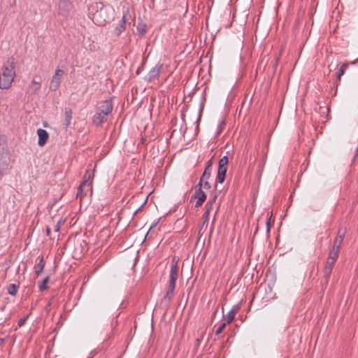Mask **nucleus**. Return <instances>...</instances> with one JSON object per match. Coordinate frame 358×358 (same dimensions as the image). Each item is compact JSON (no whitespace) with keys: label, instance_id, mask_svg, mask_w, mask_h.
<instances>
[{"label":"nucleus","instance_id":"obj_31","mask_svg":"<svg viewBox=\"0 0 358 358\" xmlns=\"http://www.w3.org/2000/svg\"><path fill=\"white\" fill-rule=\"evenodd\" d=\"M202 187H203L204 189H209L210 188V185L208 180H204L202 182Z\"/></svg>","mask_w":358,"mask_h":358},{"label":"nucleus","instance_id":"obj_28","mask_svg":"<svg viewBox=\"0 0 358 358\" xmlns=\"http://www.w3.org/2000/svg\"><path fill=\"white\" fill-rule=\"evenodd\" d=\"M216 199H217V196L215 195L212 199H210L208 201L206 206H210L213 208Z\"/></svg>","mask_w":358,"mask_h":358},{"label":"nucleus","instance_id":"obj_35","mask_svg":"<svg viewBox=\"0 0 358 358\" xmlns=\"http://www.w3.org/2000/svg\"><path fill=\"white\" fill-rule=\"evenodd\" d=\"M45 231H46V235H47V236H50V227H46V230H45Z\"/></svg>","mask_w":358,"mask_h":358},{"label":"nucleus","instance_id":"obj_18","mask_svg":"<svg viewBox=\"0 0 358 358\" xmlns=\"http://www.w3.org/2000/svg\"><path fill=\"white\" fill-rule=\"evenodd\" d=\"M210 176V170L205 169L202 176L200 178L199 182L197 184V186L202 187V182L204 180H208V179Z\"/></svg>","mask_w":358,"mask_h":358},{"label":"nucleus","instance_id":"obj_8","mask_svg":"<svg viewBox=\"0 0 358 358\" xmlns=\"http://www.w3.org/2000/svg\"><path fill=\"white\" fill-rule=\"evenodd\" d=\"M162 64H158L154 66L146 75L145 80L148 83H151L157 79L162 70Z\"/></svg>","mask_w":358,"mask_h":358},{"label":"nucleus","instance_id":"obj_23","mask_svg":"<svg viewBox=\"0 0 358 358\" xmlns=\"http://www.w3.org/2000/svg\"><path fill=\"white\" fill-rule=\"evenodd\" d=\"M49 280V278L48 277H46L43 280H42L39 284H38V288L41 291H43V290H45L47 289V286H46V284L47 282H48Z\"/></svg>","mask_w":358,"mask_h":358},{"label":"nucleus","instance_id":"obj_4","mask_svg":"<svg viewBox=\"0 0 358 358\" xmlns=\"http://www.w3.org/2000/svg\"><path fill=\"white\" fill-rule=\"evenodd\" d=\"M94 177V169L90 165L83 176V182L78 188L77 198L80 200L87 194L88 192L92 193V183Z\"/></svg>","mask_w":358,"mask_h":358},{"label":"nucleus","instance_id":"obj_20","mask_svg":"<svg viewBox=\"0 0 358 358\" xmlns=\"http://www.w3.org/2000/svg\"><path fill=\"white\" fill-rule=\"evenodd\" d=\"M6 150V141L4 136H0V155Z\"/></svg>","mask_w":358,"mask_h":358},{"label":"nucleus","instance_id":"obj_15","mask_svg":"<svg viewBox=\"0 0 358 358\" xmlns=\"http://www.w3.org/2000/svg\"><path fill=\"white\" fill-rule=\"evenodd\" d=\"M45 267V262L43 259V257H41L39 259V262L35 265L34 270L37 275L41 273Z\"/></svg>","mask_w":358,"mask_h":358},{"label":"nucleus","instance_id":"obj_1","mask_svg":"<svg viewBox=\"0 0 358 358\" xmlns=\"http://www.w3.org/2000/svg\"><path fill=\"white\" fill-rule=\"evenodd\" d=\"M16 76L15 65L13 57L8 58L3 64L0 72V88L8 90L11 87Z\"/></svg>","mask_w":358,"mask_h":358},{"label":"nucleus","instance_id":"obj_19","mask_svg":"<svg viewBox=\"0 0 358 358\" xmlns=\"http://www.w3.org/2000/svg\"><path fill=\"white\" fill-rule=\"evenodd\" d=\"M19 287L15 284H10L8 287V293L12 296H15L17 294Z\"/></svg>","mask_w":358,"mask_h":358},{"label":"nucleus","instance_id":"obj_14","mask_svg":"<svg viewBox=\"0 0 358 358\" xmlns=\"http://www.w3.org/2000/svg\"><path fill=\"white\" fill-rule=\"evenodd\" d=\"M345 236V231L340 229L334 238V244L341 246Z\"/></svg>","mask_w":358,"mask_h":358},{"label":"nucleus","instance_id":"obj_9","mask_svg":"<svg viewBox=\"0 0 358 358\" xmlns=\"http://www.w3.org/2000/svg\"><path fill=\"white\" fill-rule=\"evenodd\" d=\"M129 11L127 10L126 12H124L123 16L121 20L119 22L118 24L115 29V34L116 36H120L125 29H126V23H127V16L129 15Z\"/></svg>","mask_w":358,"mask_h":358},{"label":"nucleus","instance_id":"obj_34","mask_svg":"<svg viewBox=\"0 0 358 358\" xmlns=\"http://www.w3.org/2000/svg\"><path fill=\"white\" fill-rule=\"evenodd\" d=\"M270 220H271V217L269 218V220L267 221L266 222V226H267V231H269L270 230V227H271V222H270Z\"/></svg>","mask_w":358,"mask_h":358},{"label":"nucleus","instance_id":"obj_25","mask_svg":"<svg viewBox=\"0 0 358 358\" xmlns=\"http://www.w3.org/2000/svg\"><path fill=\"white\" fill-rule=\"evenodd\" d=\"M65 222V219H62L61 218L57 222V224L55 225V231L56 232H58L59 230H60V228L62 227V225H63Z\"/></svg>","mask_w":358,"mask_h":358},{"label":"nucleus","instance_id":"obj_32","mask_svg":"<svg viewBox=\"0 0 358 358\" xmlns=\"http://www.w3.org/2000/svg\"><path fill=\"white\" fill-rule=\"evenodd\" d=\"M137 30H138V31L140 34H144V33L145 32V26H144V25H143L142 27H141V26H138V27H137Z\"/></svg>","mask_w":358,"mask_h":358},{"label":"nucleus","instance_id":"obj_16","mask_svg":"<svg viewBox=\"0 0 358 358\" xmlns=\"http://www.w3.org/2000/svg\"><path fill=\"white\" fill-rule=\"evenodd\" d=\"M73 112L71 108H65V125L68 127L71 124Z\"/></svg>","mask_w":358,"mask_h":358},{"label":"nucleus","instance_id":"obj_10","mask_svg":"<svg viewBox=\"0 0 358 358\" xmlns=\"http://www.w3.org/2000/svg\"><path fill=\"white\" fill-rule=\"evenodd\" d=\"M201 187L200 186H196V191L194 195V198L197 199L195 206L200 207L203 205V202L206 199V195L203 191L201 190Z\"/></svg>","mask_w":358,"mask_h":358},{"label":"nucleus","instance_id":"obj_27","mask_svg":"<svg viewBox=\"0 0 358 358\" xmlns=\"http://www.w3.org/2000/svg\"><path fill=\"white\" fill-rule=\"evenodd\" d=\"M29 316V315H27L25 317H22V318H20L19 320L18 324H17L19 327H22L25 324V322L27 320Z\"/></svg>","mask_w":358,"mask_h":358},{"label":"nucleus","instance_id":"obj_17","mask_svg":"<svg viewBox=\"0 0 358 358\" xmlns=\"http://www.w3.org/2000/svg\"><path fill=\"white\" fill-rule=\"evenodd\" d=\"M236 311H237V308H234L233 309H231L227 315V324H230L231 322H233V320H234L235 318V315L236 313Z\"/></svg>","mask_w":358,"mask_h":358},{"label":"nucleus","instance_id":"obj_29","mask_svg":"<svg viewBox=\"0 0 358 358\" xmlns=\"http://www.w3.org/2000/svg\"><path fill=\"white\" fill-rule=\"evenodd\" d=\"M224 122H221L218 126L217 135H220L221 134V132L222 131V130L224 129Z\"/></svg>","mask_w":358,"mask_h":358},{"label":"nucleus","instance_id":"obj_11","mask_svg":"<svg viewBox=\"0 0 358 358\" xmlns=\"http://www.w3.org/2000/svg\"><path fill=\"white\" fill-rule=\"evenodd\" d=\"M36 133L38 136V145L41 147L44 146L49 138L48 132L43 129H38Z\"/></svg>","mask_w":358,"mask_h":358},{"label":"nucleus","instance_id":"obj_12","mask_svg":"<svg viewBox=\"0 0 358 358\" xmlns=\"http://www.w3.org/2000/svg\"><path fill=\"white\" fill-rule=\"evenodd\" d=\"M41 88V80L40 78L38 79V80H37L36 78H34L28 87L29 92H30L31 94L34 95L38 94Z\"/></svg>","mask_w":358,"mask_h":358},{"label":"nucleus","instance_id":"obj_26","mask_svg":"<svg viewBox=\"0 0 358 358\" xmlns=\"http://www.w3.org/2000/svg\"><path fill=\"white\" fill-rule=\"evenodd\" d=\"M227 322H224V323L221 324L217 327V329H216V331H215V334H216V335H219V334H220L223 331V330H224V329L225 328V327H226V325H227Z\"/></svg>","mask_w":358,"mask_h":358},{"label":"nucleus","instance_id":"obj_33","mask_svg":"<svg viewBox=\"0 0 358 358\" xmlns=\"http://www.w3.org/2000/svg\"><path fill=\"white\" fill-rule=\"evenodd\" d=\"M212 164H213V160H212V159H210V160H208L207 162L205 169L209 170L210 168L211 167Z\"/></svg>","mask_w":358,"mask_h":358},{"label":"nucleus","instance_id":"obj_5","mask_svg":"<svg viewBox=\"0 0 358 358\" xmlns=\"http://www.w3.org/2000/svg\"><path fill=\"white\" fill-rule=\"evenodd\" d=\"M92 10L96 9L92 15V20L99 26H103L110 20V17L107 15L106 9L101 3H94L90 6Z\"/></svg>","mask_w":358,"mask_h":358},{"label":"nucleus","instance_id":"obj_36","mask_svg":"<svg viewBox=\"0 0 358 358\" xmlns=\"http://www.w3.org/2000/svg\"><path fill=\"white\" fill-rule=\"evenodd\" d=\"M155 225H156V224H155L152 227H150V229H152Z\"/></svg>","mask_w":358,"mask_h":358},{"label":"nucleus","instance_id":"obj_7","mask_svg":"<svg viewBox=\"0 0 358 358\" xmlns=\"http://www.w3.org/2000/svg\"><path fill=\"white\" fill-rule=\"evenodd\" d=\"M64 73V71L61 69H58L55 71V75L52 76L50 83V89L51 90L56 91L59 87L61 78Z\"/></svg>","mask_w":358,"mask_h":358},{"label":"nucleus","instance_id":"obj_24","mask_svg":"<svg viewBox=\"0 0 358 358\" xmlns=\"http://www.w3.org/2000/svg\"><path fill=\"white\" fill-rule=\"evenodd\" d=\"M213 208L210 206H206V210L203 215V217L204 219V221L208 220L209 215L212 210Z\"/></svg>","mask_w":358,"mask_h":358},{"label":"nucleus","instance_id":"obj_30","mask_svg":"<svg viewBox=\"0 0 358 358\" xmlns=\"http://www.w3.org/2000/svg\"><path fill=\"white\" fill-rule=\"evenodd\" d=\"M340 248H341V246L335 245V244H333V246H332V248H331V251L336 252V253L338 254Z\"/></svg>","mask_w":358,"mask_h":358},{"label":"nucleus","instance_id":"obj_3","mask_svg":"<svg viewBox=\"0 0 358 358\" xmlns=\"http://www.w3.org/2000/svg\"><path fill=\"white\" fill-rule=\"evenodd\" d=\"M113 109V105L111 99L101 102L93 117V123L96 126H99L103 122L107 121L108 116L112 113Z\"/></svg>","mask_w":358,"mask_h":358},{"label":"nucleus","instance_id":"obj_21","mask_svg":"<svg viewBox=\"0 0 358 358\" xmlns=\"http://www.w3.org/2000/svg\"><path fill=\"white\" fill-rule=\"evenodd\" d=\"M348 67V63H343L341 66L340 67L339 72L338 74V79L340 80L341 77L345 73V71Z\"/></svg>","mask_w":358,"mask_h":358},{"label":"nucleus","instance_id":"obj_6","mask_svg":"<svg viewBox=\"0 0 358 358\" xmlns=\"http://www.w3.org/2000/svg\"><path fill=\"white\" fill-rule=\"evenodd\" d=\"M228 164L229 158L227 156H224L219 162L217 180L220 183H222L224 181Z\"/></svg>","mask_w":358,"mask_h":358},{"label":"nucleus","instance_id":"obj_2","mask_svg":"<svg viewBox=\"0 0 358 358\" xmlns=\"http://www.w3.org/2000/svg\"><path fill=\"white\" fill-rule=\"evenodd\" d=\"M178 259L173 257L171 260L170 268L169 281L168 289L164 296V301L169 302L174 296V289L176 288V282L178 278Z\"/></svg>","mask_w":358,"mask_h":358},{"label":"nucleus","instance_id":"obj_22","mask_svg":"<svg viewBox=\"0 0 358 358\" xmlns=\"http://www.w3.org/2000/svg\"><path fill=\"white\" fill-rule=\"evenodd\" d=\"M338 257V254L336 253V252H333V251L330 250L328 257H327V259H329L330 261L331 260L333 262H336Z\"/></svg>","mask_w":358,"mask_h":358},{"label":"nucleus","instance_id":"obj_13","mask_svg":"<svg viewBox=\"0 0 358 358\" xmlns=\"http://www.w3.org/2000/svg\"><path fill=\"white\" fill-rule=\"evenodd\" d=\"M334 264H335V262H333L331 260L330 261L327 259L325 265L323 268L324 277L326 282H329V277H330L331 273L333 270Z\"/></svg>","mask_w":358,"mask_h":358}]
</instances>
